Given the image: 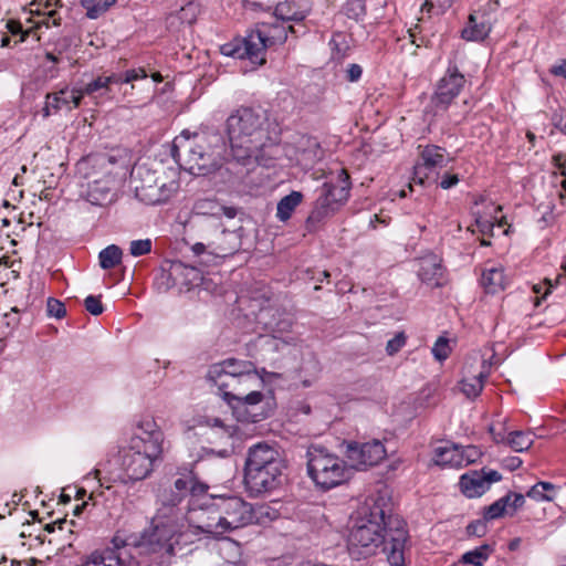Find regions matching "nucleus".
<instances>
[{"instance_id":"nucleus-1","label":"nucleus","mask_w":566,"mask_h":566,"mask_svg":"<svg viewBox=\"0 0 566 566\" xmlns=\"http://www.w3.org/2000/svg\"><path fill=\"white\" fill-rule=\"evenodd\" d=\"M209 485L201 482L192 469H181L177 472L167 504L174 509L189 496L185 514L189 525L199 533L212 538L223 535L220 513L217 509V496L208 494ZM178 514L184 513L178 511Z\"/></svg>"},{"instance_id":"nucleus-2","label":"nucleus","mask_w":566,"mask_h":566,"mask_svg":"<svg viewBox=\"0 0 566 566\" xmlns=\"http://www.w3.org/2000/svg\"><path fill=\"white\" fill-rule=\"evenodd\" d=\"M284 460L279 450L266 442H258L247 451L243 482L248 492L258 496L276 489L282 482Z\"/></svg>"},{"instance_id":"nucleus-3","label":"nucleus","mask_w":566,"mask_h":566,"mask_svg":"<svg viewBox=\"0 0 566 566\" xmlns=\"http://www.w3.org/2000/svg\"><path fill=\"white\" fill-rule=\"evenodd\" d=\"M167 497L164 495V506L153 517L150 526L144 530L135 542L142 554L154 556L156 559L175 554V546L179 544L184 527L182 514H178V509L167 504Z\"/></svg>"},{"instance_id":"nucleus-4","label":"nucleus","mask_w":566,"mask_h":566,"mask_svg":"<svg viewBox=\"0 0 566 566\" xmlns=\"http://www.w3.org/2000/svg\"><path fill=\"white\" fill-rule=\"evenodd\" d=\"M266 119L264 115L249 107H242L227 119V134L233 158L245 165L256 157V153L265 145Z\"/></svg>"},{"instance_id":"nucleus-5","label":"nucleus","mask_w":566,"mask_h":566,"mask_svg":"<svg viewBox=\"0 0 566 566\" xmlns=\"http://www.w3.org/2000/svg\"><path fill=\"white\" fill-rule=\"evenodd\" d=\"M287 31L296 33L293 25L286 27L282 21L262 22L247 36L222 45L221 52L228 56L248 59L254 64L262 65L265 63L266 48L284 43L287 39Z\"/></svg>"},{"instance_id":"nucleus-6","label":"nucleus","mask_w":566,"mask_h":566,"mask_svg":"<svg viewBox=\"0 0 566 566\" xmlns=\"http://www.w3.org/2000/svg\"><path fill=\"white\" fill-rule=\"evenodd\" d=\"M307 474L322 490H331L349 480L352 468L337 454L321 444H311L306 451Z\"/></svg>"},{"instance_id":"nucleus-7","label":"nucleus","mask_w":566,"mask_h":566,"mask_svg":"<svg viewBox=\"0 0 566 566\" xmlns=\"http://www.w3.org/2000/svg\"><path fill=\"white\" fill-rule=\"evenodd\" d=\"M386 516L385 511L375 504L369 514L359 517L352 527L348 536L349 553L356 558H366L376 553L385 543Z\"/></svg>"},{"instance_id":"nucleus-8","label":"nucleus","mask_w":566,"mask_h":566,"mask_svg":"<svg viewBox=\"0 0 566 566\" xmlns=\"http://www.w3.org/2000/svg\"><path fill=\"white\" fill-rule=\"evenodd\" d=\"M130 185L136 198L146 205H160L169 200L179 188L175 178H168L145 166L133 169Z\"/></svg>"},{"instance_id":"nucleus-9","label":"nucleus","mask_w":566,"mask_h":566,"mask_svg":"<svg viewBox=\"0 0 566 566\" xmlns=\"http://www.w3.org/2000/svg\"><path fill=\"white\" fill-rule=\"evenodd\" d=\"M161 453V450L149 451L140 439H130L128 448L122 454V468L129 480H144L153 472L154 463Z\"/></svg>"},{"instance_id":"nucleus-10","label":"nucleus","mask_w":566,"mask_h":566,"mask_svg":"<svg viewBox=\"0 0 566 566\" xmlns=\"http://www.w3.org/2000/svg\"><path fill=\"white\" fill-rule=\"evenodd\" d=\"M467 83L465 76L457 65H449L444 75L439 80L436 91L431 96L429 107L433 114L446 112L458 97Z\"/></svg>"},{"instance_id":"nucleus-11","label":"nucleus","mask_w":566,"mask_h":566,"mask_svg":"<svg viewBox=\"0 0 566 566\" xmlns=\"http://www.w3.org/2000/svg\"><path fill=\"white\" fill-rule=\"evenodd\" d=\"M223 534L251 525V503L239 496H217Z\"/></svg>"},{"instance_id":"nucleus-12","label":"nucleus","mask_w":566,"mask_h":566,"mask_svg":"<svg viewBox=\"0 0 566 566\" xmlns=\"http://www.w3.org/2000/svg\"><path fill=\"white\" fill-rule=\"evenodd\" d=\"M254 376L258 375L253 363L237 358H228L221 363L213 364L209 368L207 378L217 388H224L238 382V377L254 378Z\"/></svg>"},{"instance_id":"nucleus-13","label":"nucleus","mask_w":566,"mask_h":566,"mask_svg":"<svg viewBox=\"0 0 566 566\" xmlns=\"http://www.w3.org/2000/svg\"><path fill=\"white\" fill-rule=\"evenodd\" d=\"M388 527L385 535V551L390 566H405V547L408 541L406 524L398 517L389 516L386 520Z\"/></svg>"},{"instance_id":"nucleus-14","label":"nucleus","mask_w":566,"mask_h":566,"mask_svg":"<svg viewBox=\"0 0 566 566\" xmlns=\"http://www.w3.org/2000/svg\"><path fill=\"white\" fill-rule=\"evenodd\" d=\"M346 455L353 467L366 469L379 464L387 457V450L379 440L350 442L347 444Z\"/></svg>"},{"instance_id":"nucleus-15","label":"nucleus","mask_w":566,"mask_h":566,"mask_svg":"<svg viewBox=\"0 0 566 566\" xmlns=\"http://www.w3.org/2000/svg\"><path fill=\"white\" fill-rule=\"evenodd\" d=\"M501 479V473L495 470H472L461 475L459 485L467 497L473 499L483 495L492 483Z\"/></svg>"},{"instance_id":"nucleus-16","label":"nucleus","mask_w":566,"mask_h":566,"mask_svg":"<svg viewBox=\"0 0 566 566\" xmlns=\"http://www.w3.org/2000/svg\"><path fill=\"white\" fill-rule=\"evenodd\" d=\"M163 284H165L164 291L169 290L177 282L187 290L195 286H199L202 282V273L195 266L186 265L181 262L172 263L168 273L160 275Z\"/></svg>"},{"instance_id":"nucleus-17","label":"nucleus","mask_w":566,"mask_h":566,"mask_svg":"<svg viewBox=\"0 0 566 566\" xmlns=\"http://www.w3.org/2000/svg\"><path fill=\"white\" fill-rule=\"evenodd\" d=\"M83 98L81 90L62 88L59 92L49 93L46 95L45 106L43 107V116L51 115V111L57 112L62 109L71 111L80 106Z\"/></svg>"},{"instance_id":"nucleus-18","label":"nucleus","mask_w":566,"mask_h":566,"mask_svg":"<svg viewBox=\"0 0 566 566\" xmlns=\"http://www.w3.org/2000/svg\"><path fill=\"white\" fill-rule=\"evenodd\" d=\"M187 164L189 172L198 176L208 175L220 166L213 153L207 151L201 144L189 148Z\"/></svg>"},{"instance_id":"nucleus-19","label":"nucleus","mask_w":566,"mask_h":566,"mask_svg":"<svg viewBox=\"0 0 566 566\" xmlns=\"http://www.w3.org/2000/svg\"><path fill=\"white\" fill-rule=\"evenodd\" d=\"M421 163L415 166V176L412 180L423 185L427 175L424 169H433L446 166L444 149L436 145H427L420 153Z\"/></svg>"},{"instance_id":"nucleus-20","label":"nucleus","mask_w":566,"mask_h":566,"mask_svg":"<svg viewBox=\"0 0 566 566\" xmlns=\"http://www.w3.org/2000/svg\"><path fill=\"white\" fill-rule=\"evenodd\" d=\"M310 10L307 0H284L275 6L274 17L284 23L302 22Z\"/></svg>"},{"instance_id":"nucleus-21","label":"nucleus","mask_w":566,"mask_h":566,"mask_svg":"<svg viewBox=\"0 0 566 566\" xmlns=\"http://www.w3.org/2000/svg\"><path fill=\"white\" fill-rule=\"evenodd\" d=\"M115 180L109 174L102 179H92L87 181L85 197L88 202L95 206H103L112 200V190Z\"/></svg>"},{"instance_id":"nucleus-22","label":"nucleus","mask_w":566,"mask_h":566,"mask_svg":"<svg viewBox=\"0 0 566 566\" xmlns=\"http://www.w3.org/2000/svg\"><path fill=\"white\" fill-rule=\"evenodd\" d=\"M140 434L134 436L132 439L143 440V444L149 448V451H163L164 433L154 419L145 418L137 424Z\"/></svg>"},{"instance_id":"nucleus-23","label":"nucleus","mask_w":566,"mask_h":566,"mask_svg":"<svg viewBox=\"0 0 566 566\" xmlns=\"http://www.w3.org/2000/svg\"><path fill=\"white\" fill-rule=\"evenodd\" d=\"M238 235L233 231L222 230L217 240L208 243L209 256L226 258L238 250Z\"/></svg>"},{"instance_id":"nucleus-24","label":"nucleus","mask_w":566,"mask_h":566,"mask_svg":"<svg viewBox=\"0 0 566 566\" xmlns=\"http://www.w3.org/2000/svg\"><path fill=\"white\" fill-rule=\"evenodd\" d=\"M418 275L422 282L431 286H441L443 284V269L436 255H429L421 259Z\"/></svg>"},{"instance_id":"nucleus-25","label":"nucleus","mask_w":566,"mask_h":566,"mask_svg":"<svg viewBox=\"0 0 566 566\" xmlns=\"http://www.w3.org/2000/svg\"><path fill=\"white\" fill-rule=\"evenodd\" d=\"M349 188V176L345 170H340L337 182H325L322 191L339 207L348 199Z\"/></svg>"},{"instance_id":"nucleus-26","label":"nucleus","mask_w":566,"mask_h":566,"mask_svg":"<svg viewBox=\"0 0 566 566\" xmlns=\"http://www.w3.org/2000/svg\"><path fill=\"white\" fill-rule=\"evenodd\" d=\"M491 32V25L484 15L479 19L478 12L469 15L468 24L462 30L461 36L467 41H482Z\"/></svg>"},{"instance_id":"nucleus-27","label":"nucleus","mask_w":566,"mask_h":566,"mask_svg":"<svg viewBox=\"0 0 566 566\" xmlns=\"http://www.w3.org/2000/svg\"><path fill=\"white\" fill-rule=\"evenodd\" d=\"M433 461L437 465L462 468L464 460L461 454V447L449 442L444 446L437 447L434 449Z\"/></svg>"},{"instance_id":"nucleus-28","label":"nucleus","mask_w":566,"mask_h":566,"mask_svg":"<svg viewBox=\"0 0 566 566\" xmlns=\"http://www.w3.org/2000/svg\"><path fill=\"white\" fill-rule=\"evenodd\" d=\"M192 213L195 216L212 217L218 220H220L223 214L229 218L234 217V210L232 208L224 207L214 199L197 200L192 207Z\"/></svg>"},{"instance_id":"nucleus-29","label":"nucleus","mask_w":566,"mask_h":566,"mask_svg":"<svg viewBox=\"0 0 566 566\" xmlns=\"http://www.w3.org/2000/svg\"><path fill=\"white\" fill-rule=\"evenodd\" d=\"M506 282L504 269L501 265L486 268L482 272L481 284L488 293L495 294L503 291Z\"/></svg>"},{"instance_id":"nucleus-30","label":"nucleus","mask_w":566,"mask_h":566,"mask_svg":"<svg viewBox=\"0 0 566 566\" xmlns=\"http://www.w3.org/2000/svg\"><path fill=\"white\" fill-rule=\"evenodd\" d=\"M259 381L258 376H254V378L250 377H238V382H234L233 386H227L224 388H218L224 400H227L229 403L232 401H237L238 398H240L244 391H248Z\"/></svg>"},{"instance_id":"nucleus-31","label":"nucleus","mask_w":566,"mask_h":566,"mask_svg":"<svg viewBox=\"0 0 566 566\" xmlns=\"http://www.w3.org/2000/svg\"><path fill=\"white\" fill-rule=\"evenodd\" d=\"M303 193L300 191H292L284 196L276 206V218L286 222L291 217L296 207L302 202Z\"/></svg>"},{"instance_id":"nucleus-32","label":"nucleus","mask_w":566,"mask_h":566,"mask_svg":"<svg viewBox=\"0 0 566 566\" xmlns=\"http://www.w3.org/2000/svg\"><path fill=\"white\" fill-rule=\"evenodd\" d=\"M493 552L494 547L492 545L483 544L472 551L465 552L461 556L460 562L467 565L483 566Z\"/></svg>"},{"instance_id":"nucleus-33","label":"nucleus","mask_w":566,"mask_h":566,"mask_svg":"<svg viewBox=\"0 0 566 566\" xmlns=\"http://www.w3.org/2000/svg\"><path fill=\"white\" fill-rule=\"evenodd\" d=\"M506 442L515 452H524L534 443L533 433L520 430L511 431L506 437Z\"/></svg>"},{"instance_id":"nucleus-34","label":"nucleus","mask_w":566,"mask_h":566,"mask_svg":"<svg viewBox=\"0 0 566 566\" xmlns=\"http://www.w3.org/2000/svg\"><path fill=\"white\" fill-rule=\"evenodd\" d=\"M557 486L551 482L539 481L534 484L526 495L536 502H551L554 500V492Z\"/></svg>"},{"instance_id":"nucleus-35","label":"nucleus","mask_w":566,"mask_h":566,"mask_svg":"<svg viewBox=\"0 0 566 566\" xmlns=\"http://www.w3.org/2000/svg\"><path fill=\"white\" fill-rule=\"evenodd\" d=\"M251 524L266 525L279 517L276 510L268 504H251Z\"/></svg>"},{"instance_id":"nucleus-36","label":"nucleus","mask_w":566,"mask_h":566,"mask_svg":"<svg viewBox=\"0 0 566 566\" xmlns=\"http://www.w3.org/2000/svg\"><path fill=\"white\" fill-rule=\"evenodd\" d=\"M123 251L119 247L111 244L98 254L99 265L104 270L115 268L122 262Z\"/></svg>"},{"instance_id":"nucleus-37","label":"nucleus","mask_w":566,"mask_h":566,"mask_svg":"<svg viewBox=\"0 0 566 566\" xmlns=\"http://www.w3.org/2000/svg\"><path fill=\"white\" fill-rule=\"evenodd\" d=\"M116 0H81L82 7L86 10V17L97 19L104 14Z\"/></svg>"},{"instance_id":"nucleus-38","label":"nucleus","mask_w":566,"mask_h":566,"mask_svg":"<svg viewBox=\"0 0 566 566\" xmlns=\"http://www.w3.org/2000/svg\"><path fill=\"white\" fill-rule=\"evenodd\" d=\"M483 379L484 375L482 373L470 379H463L461 381V391L470 399L476 398L483 389Z\"/></svg>"},{"instance_id":"nucleus-39","label":"nucleus","mask_w":566,"mask_h":566,"mask_svg":"<svg viewBox=\"0 0 566 566\" xmlns=\"http://www.w3.org/2000/svg\"><path fill=\"white\" fill-rule=\"evenodd\" d=\"M511 494L502 496L484 510V520L492 521L504 515L506 506L510 504Z\"/></svg>"},{"instance_id":"nucleus-40","label":"nucleus","mask_w":566,"mask_h":566,"mask_svg":"<svg viewBox=\"0 0 566 566\" xmlns=\"http://www.w3.org/2000/svg\"><path fill=\"white\" fill-rule=\"evenodd\" d=\"M220 554L223 562L230 560H243L242 559V546L230 538H227L220 548Z\"/></svg>"},{"instance_id":"nucleus-41","label":"nucleus","mask_w":566,"mask_h":566,"mask_svg":"<svg viewBox=\"0 0 566 566\" xmlns=\"http://www.w3.org/2000/svg\"><path fill=\"white\" fill-rule=\"evenodd\" d=\"M84 95H94L99 93V97L106 96L109 92V86L105 80V76H98L92 82L87 83L84 88L81 90Z\"/></svg>"},{"instance_id":"nucleus-42","label":"nucleus","mask_w":566,"mask_h":566,"mask_svg":"<svg viewBox=\"0 0 566 566\" xmlns=\"http://www.w3.org/2000/svg\"><path fill=\"white\" fill-rule=\"evenodd\" d=\"M331 214H333L332 212H329L328 210H326L325 208L318 206L317 203H315L313 210L311 211V213L308 214L307 219H306V228L310 230V231H314L316 230L317 226L324 220L326 219L327 217H329Z\"/></svg>"},{"instance_id":"nucleus-43","label":"nucleus","mask_w":566,"mask_h":566,"mask_svg":"<svg viewBox=\"0 0 566 566\" xmlns=\"http://www.w3.org/2000/svg\"><path fill=\"white\" fill-rule=\"evenodd\" d=\"M431 353L433 357L439 360H446L451 354V346L449 339L444 336H440L433 344L431 348Z\"/></svg>"},{"instance_id":"nucleus-44","label":"nucleus","mask_w":566,"mask_h":566,"mask_svg":"<svg viewBox=\"0 0 566 566\" xmlns=\"http://www.w3.org/2000/svg\"><path fill=\"white\" fill-rule=\"evenodd\" d=\"M206 423L210 427L214 434L220 439H230L234 434V428L226 426L220 419H207Z\"/></svg>"},{"instance_id":"nucleus-45","label":"nucleus","mask_w":566,"mask_h":566,"mask_svg":"<svg viewBox=\"0 0 566 566\" xmlns=\"http://www.w3.org/2000/svg\"><path fill=\"white\" fill-rule=\"evenodd\" d=\"M200 12L199 4L196 2H188L186 6L181 7L178 12V19L182 23L192 24L196 22L197 17Z\"/></svg>"},{"instance_id":"nucleus-46","label":"nucleus","mask_w":566,"mask_h":566,"mask_svg":"<svg viewBox=\"0 0 566 566\" xmlns=\"http://www.w3.org/2000/svg\"><path fill=\"white\" fill-rule=\"evenodd\" d=\"M153 242L150 239L133 240L129 244V252L133 256H142L151 251Z\"/></svg>"},{"instance_id":"nucleus-47","label":"nucleus","mask_w":566,"mask_h":566,"mask_svg":"<svg viewBox=\"0 0 566 566\" xmlns=\"http://www.w3.org/2000/svg\"><path fill=\"white\" fill-rule=\"evenodd\" d=\"M46 313L50 317L61 319L66 315V308L61 301L50 297L46 301Z\"/></svg>"},{"instance_id":"nucleus-48","label":"nucleus","mask_w":566,"mask_h":566,"mask_svg":"<svg viewBox=\"0 0 566 566\" xmlns=\"http://www.w3.org/2000/svg\"><path fill=\"white\" fill-rule=\"evenodd\" d=\"M264 324L274 337H279L281 334L289 332L292 327V322L289 318H282L274 323L264 322Z\"/></svg>"},{"instance_id":"nucleus-49","label":"nucleus","mask_w":566,"mask_h":566,"mask_svg":"<svg viewBox=\"0 0 566 566\" xmlns=\"http://www.w3.org/2000/svg\"><path fill=\"white\" fill-rule=\"evenodd\" d=\"M461 454L464 460L463 467H467L471 463L476 462L481 458L482 452L475 446H467V447H461Z\"/></svg>"},{"instance_id":"nucleus-50","label":"nucleus","mask_w":566,"mask_h":566,"mask_svg":"<svg viewBox=\"0 0 566 566\" xmlns=\"http://www.w3.org/2000/svg\"><path fill=\"white\" fill-rule=\"evenodd\" d=\"M84 306L85 310L94 316H98L104 312V306L101 302V296L88 295L84 300Z\"/></svg>"},{"instance_id":"nucleus-51","label":"nucleus","mask_w":566,"mask_h":566,"mask_svg":"<svg viewBox=\"0 0 566 566\" xmlns=\"http://www.w3.org/2000/svg\"><path fill=\"white\" fill-rule=\"evenodd\" d=\"M406 335L403 332H400L395 335L394 338L389 339L386 345V352L388 355L392 356L397 354L406 344Z\"/></svg>"},{"instance_id":"nucleus-52","label":"nucleus","mask_w":566,"mask_h":566,"mask_svg":"<svg viewBox=\"0 0 566 566\" xmlns=\"http://www.w3.org/2000/svg\"><path fill=\"white\" fill-rule=\"evenodd\" d=\"M263 399V394L259 390L249 389L248 391H244V394L238 398V402H241L245 406H255L260 403Z\"/></svg>"},{"instance_id":"nucleus-53","label":"nucleus","mask_w":566,"mask_h":566,"mask_svg":"<svg viewBox=\"0 0 566 566\" xmlns=\"http://www.w3.org/2000/svg\"><path fill=\"white\" fill-rule=\"evenodd\" d=\"M475 224L479 229V231L483 235H493V229H494V220H496V216L493 217V220L485 219L482 216L475 213Z\"/></svg>"},{"instance_id":"nucleus-54","label":"nucleus","mask_w":566,"mask_h":566,"mask_svg":"<svg viewBox=\"0 0 566 566\" xmlns=\"http://www.w3.org/2000/svg\"><path fill=\"white\" fill-rule=\"evenodd\" d=\"M486 522L488 521H485L484 518L471 522L467 526L468 535H470V536H478V537L484 536L485 533H486V528H488L486 527Z\"/></svg>"},{"instance_id":"nucleus-55","label":"nucleus","mask_w":566,"mask_h":566,"mask_svg":"<svg viewBox=\"0 0 566 566\" xmlns=\"http://www.w3.org/2000/svg\"><path fill=\"white\" fill-rule=\"evenodd\" d=\"M191 251L193 252L195 255L201 256V261H200L201 264H209L214 259V256L208 255V253H209L208 244L197 242L191 247Z\"/></svg>"},{"instance_id":"nucleus-56","label":"nucleus","mask_w":566,"mask_h":566,"mask_svg":"<svg viewBox=\"0 0 566 566\" xmlns=\"http://www.w3.org/2000/svg\"><path fill=\"white\" fill-rule=\"evenodd\" d=\"M7 28L9 32L13 35L21 34L20 42L25 40V36L29 34L28 31H23L22 24L19 21L10 20L7 23Z\"/></svg>"},{"instance_id":"nucleus-57","label":"nucleus","mask_w":566,"mask_h":566,"mask_svg":"<svg viewBox=\"0 0 566 566\" xmlns=\"http://www.w3.org/2000/svg\"><path fill=\"white\" fill-rule=\"evenodd\" d=\"M315 203H317L318 206L325 208L326 210H328L329 212L334 213L339 207L334 202L332 201L328 196H326L323 191L322 193L319 195V197L316 199Z\"/></svg>"},{"instance_id":"nucleus-58","label":"nucleus","mask_w":566,"mask_h":566,"mask_svg":"<svg viewBox=\"0 0 566 566\" xmlns=\"http://www.w3.org/2000/svg\"><path fill=\"white\" fill-rule=\"evenodd\" d=\"M147 74L144 69H133L124 73V82L130 83L136 80L146 78Z\"/></svg>"},{"instance_id":"nucleus-59","label":"nucleus","mask_w":566,"mask_h":566,"mask_svg":"<svg viewBox=\"0 0 566 566\" xmlns=\"http://www.w3.org/2000/svg\"><path fill=\"white\" fill-rule=\"evenodd\" d=\"M361 74H363V69L359 64H356V63L349 64L346 70V78L349 82L358 81L360 78Z\"/></svg>"},{"instance_id":"nucleus-60","label":"nucleus","mask_w":566,"mask_h":566,"mask_svg":"<svg viewBox=\"0 0 566 566\" xmlns=\"http://www.w3.org/2000/svg\"><path fill=\"white\" fill-rule=\"evenodd\" d=\"M458 182H459L458 175H455V174H446V175H443V177H442V179L440 181V187L442 189H450L453 186H455Z\"/></svg>"},{"instance_id":"nucleus-61","label":"nucleus","mask_w":566,"mask_h":566,"mask_svg":"<svg viewBox=\"0 0 566 566\" xmlns=\"http://www.w3.org/2000/svg\"><path fill=\"white\" fill-rule=\"evenodd\" d=\"M73 524V522H69L65 518L64 520H57L52 523H49L45 525L44 530L49 533L54 532L56 528L60 531H63L65 526Z\"/></svg>"},{"instance_id":"nucleus-62","label":"nucleus","mask_w":566,"mask_h":566,"mask_svg":"<svg viewBox=\"0 0 566 566\" xmlns=\"http://www.w3.org/2000/svg\"><path fill=\"white\" fill-rule=\"evenodd\" d=\"M511 494V499L513 497V501L511 502L510 501V504L514 510H517L520 507H522L525 503V497L523 494H520V493H510Z\"/></svg>"},{"instance_id":"nucleus-63","label":"nucleus","mask_w":566,"mask_h":566,"mask_svg":"<svg viewBox=\"0 0 566 566\" xmlns=\"http://www.w3.org/2000/svg\"><path fill=\"white\" fill-rule=\"evenodd\" d=\"M551 73L556 76L566 78V60H562L560 64L554 65L551 70Z\"/></svg>"},{"instance_id":"nucleus-64","label":"nucleus","mask_w":566,"mask_h":566,"mask_svg":"<svg viewBox=\"0 0 566 566\" xmlns=\"http://www.w3.org/2000/svg\"><path fill=\"white\" fill-rule=\"evenodd\" d=\"M105 80H106L108 86L112 84L125 83L124 82V73L123 74H115V73L111 74L108 76H105Z\"/></svg>"}]
</instances>
